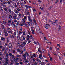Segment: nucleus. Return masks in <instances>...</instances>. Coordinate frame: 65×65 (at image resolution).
I'll list each match as a JSON object with an SVG mask.
<instances>
[{
	"instance_id": "nucleus-1",
	"label": "nucleus",
	"mask_w": 65,
	"mask_h": 65,
	"mask_svg": "<svg viewBox=\"0 0 65 65\" xmlns=\"http://www.w3.org/2000/svg\"><path fill=\"white\" fill-rule=\"evenodd\" d=\"M2 51H4V54H7V53L6 52V49L4 48H3L2 49Z\"/></svg>"
},
{
	"instance_id": "nucleus-2",
	"label": "nucleus",
	"mask_w": 65,
	"mask_h": 65,
	"mask_svg": "<svg viewBox=\"0 0 65 65\" xmlns=\"http://www.w3.org/2000/svg\"><path fill=\"white\" fill-rule=\"evenodd\" d=\"M19 60V58L18 57H15L13 59V61L14 62H18V60Z\"/></svg>"
},
{
	"instance_id": "nucleus-3",
	"label": "nucleus",
	"mask_w": 65,
	"mask_h": 65,
	"mask_svg": "<svg viewBox=\"0 0 65 65\" xmlns=\"http://www.w3.org/2000/svg\"><path fill=\"white\" fill-rule=\"evenodd\" d=\"M12 7H13V8H18V6L17 5H16V3H15V5H14V6L13 5L12 6Z\"/></svg>"
},
{
	"instance_id": "nucleus-4",
	"label": "nucleus",
	"mask_w": 65,
	"mask_h": 65,
	"mask_svg": "<svg viewBox=\"0 0 65 65\" xmlns=\"http://www.w3.org/2000/svg\"><path fill=\"white\" fill-rule=\"evenodd\" d=\"M9 18L11 20H12V19H13V17L12 16L10 15L9 16Z\"/></svg>"
},
{
	"instance_id": "nucleus-5",
	"label": "nucleus",
	"mask_w": 65,
	"mask_h": 65,
	"mask_svg": "<svg viewBox=\"0 0 65 65\" xmlns=\"http://www.w3.org/2000/svg\"><path fill=\"white\" fill-rule=\"evenodd\" d=\"M10 38H14V36L13 35H10L9 36Z\"/></svg>"
},
{
	"instance_id": "nucleus-6",
	"label": "nucleus",
	"mask_w": 65,
	"mask_h": 65,
	"mask_svg": "<svg viewBox=\"0 0 65 65\" xmlns=\"http://www.w3.org/2000/svg\"><path fill=\"white\" fill-rule=\"evenodd\" d=\"M1 40L2 41V40H3V41H5V38L4 37L3 38V37H1Z\"/></svg>"
},
{
	"instance_id": "nucleus-7",
	"label": "nucleus",
	"mask_w": 65,
	"mask_h": 65,
	"mask_svg": "<svg viewBox=\"0 0 65 65\" xmlns=\"http://www.w3.org/2000/svg\"><path fill=\"white\" fill-rule=\"evenodd\" d=\"M15 57V56L14 55H12L11 57H10V59H13V58H14Z\"/></svg>"
},
{
	"instance_id": "nucleus-8",
	"label": "nucleus",
	"mask_w": 65,
	"mask_h": 65,
	"mask_svg": "<svg viewBox=\"0 0 65 65\" xmlns=\"http://www.w3.org/2000/svg\"><path fill=\"white\" fill-rule=\"evenodd\" d=\"M17 58H21V55H20L19 54H17Z\"/></svg>"
},
{
	"instance_id": "nucleus-9",
	"label": "nucleus",
	"mask_w": 65,
	"mask_h": 65,
	"mask_svg": "<svg viewBox=\"0 0 65 65\" xmlns=\"http://www.w3.org/2000/svg\"><path fill=\"white\" fill-rule=\"evenodd\" d=\"M37 60L38 62H39L40 63H41V60L40 59H37Z\"/></svg>"
},
{
	"instance_id": "nucleus-10",
	"label": "nucleus",
	"mask_w": 65,
	"mask_h": 65,
	"mask_svg": "<svg viewBox=\"0 0 65 65\" xmlns=\"http://www.w3.org/2000/svg\"><path fill=\"white\" fill-rule=\"evenodd\" d=\"M26 12H27L26 14L27 15H30V13L29 12H28V11H26Z\"/></svg>"
},
{
	"instance_id": "nucleus-11",
	"label": "nucleus",
	"mask_w": 65,
	"mask_h": 65,
	"mask_svg": "<svg viewBox=\"0 0 65 65\" xmlns=\"http://www.w3.org/2000/svg\"><path fill=\"white\" fill-rule=\"evenodd\" d=\"M8 54H7L6 55V58H9V57H8Z\"/></svg>"
},
{
	"instance_id": "nucleus-12",
	"label": "nucleus",
	"mask_w": 65,
	"mask_h": 65,
	"mask_svg": "<svg viewBox=\"0 0 65 65\" xmlns=\"http://www.w3.org/2000/svg\"><path fill=\"white\" fill-rule=\"evenodd\" d=\"M5 15H4L3 16H2V19H3V20H4V19H5Z\"/></svg>"
},
{
	"instance_id": "nucleus-13",
	"label": "nucleus",
	"mask_w": 65,
	"mask_h": 65,
	"mask_svg": "<svg viewBox=\"0 0 65 65\" xmlns=\"http://www.w3.org/2000/svg\"><path fill=\"white\" fill-rule=\"evenodd\" d=\"M1 28L3 29H5V27L3 25H1Z\"/></svg>"
},
{
	"instance_id": "nucleus-14",
	"label": "nucleus",
	"mask_w": 65,
	"mask_h": 65,
	"mask_svg": "<svg viewBox=\"0 0 65 65\" xmlns=\"http://www.w3.org/2000/svg\"><path fill=\"white\" fill-rule=\"evenodd\" d=\"M17 15H16V14H15L14 15V16L13 17L14 19H15L17 18Z\"/></svg>"
},
{
	"instance_id": "nucleus-15",
	"label": "nucleus",
	"mask_w": 65,
	"mask_h": 65,
	"mask_svg": "<svg viewBox=\"0 0 65 65\" xmlns=\"http://www.w3.org/2000/svg\"><path fill=\"white\" fill-rule=\"evenodd\" d=\"M15 12L16 13H17L18 14V13H20V12H19L17 11V10H15Z\"/></svg>"
},
{
	"instance_id": "nucleus-16",
	"label": "nucleus",
	"mask_w": 65,
	"mask_h": 65,
	"mask_svg": "<svg viewBox=\"0 0 65 65\" xmlns=\"http://www.w3.org/2000/svg\"><path fill=\"white\" fill-rule=\"evenodd\" d=\"M9 51L11 52L12 51V49H11V47H9Z\"/></svg>"
},
{
	"instance_id": "nucleus-17",
	"label": "nucleus",
	"mask_w": 65,
	"mask_h": 65,
	"mask_svg": "<svg viewBox=\"0 0 65 65\" xmlns=\"http://www.w3.org/2000/svg\"><path fill=\"white\" fill-rule=\"evenodd\" d=\"M41 57H42V55L41 54H40L39 55V58L41 59H42Z\"/></svg>"
},
{
	"instance_id": "nucleus-18",
	"label": "nucleus",
	"mask_w": 65,
	"mask_h": 65,
	"mask_svg": "<svg viewBox=\"0 0 65 65\" xmlns=\"http://www.w3.org/2000/svg\"><path fill=\"white\" fill-rule=\"evenodd\" d=\"M8 46H9V47H11V46H12V44L11 43H9Z\"/></svg>"
},
{
	"instance_id": "nucleus-19",
	"label": "nucleus",
	"mask_w": 65,
	"mask_h": 65,
	"mask_svg": "<svg viewBox=\"0 0 65 65\" xmlns=\"http://www.w3.org/2000/svg\"><path fill=\"white\" fill-rule=\"evenodd\" d=\"M17 10L18 11H21V10H20V9L19 8H16Z\"/></svg>"
},
{
	"instance_id": "nucleus-20",
	"label": "nucleus",
	"mask_w": 65,
	"mask_h": 65,
	"mask_svg": "<svg viewBox=\"0 0 65 65\" xmlns=\"http://www.w3.org/2000/svg\"><path fill=\"white\" fill-rule=\"evenodd\" d=\"M3 4H5L6 5V4H7V2L5 1H4L3 2Z\"/></svg>"
},
{
	"instance_id": "nucleus-21",
	"label": "nucleus",
	"mask_w": 65,
	"mask_h": 65,
	"mask_svg": "<svg viewBox=\"0 0 65 65\" xmlns=\"http://www.w3.org/2000/svg\"><path fill=\"white\" fill-rule=\"evenodd\" d=\"M25 63H27L29 62V61L28 60L26 59L25 60Z\"/></svg>"
},
{
	"instance_id": "nucleus-22",
	"label": "nucleus",
	"mask_w": 65,
	"mask_h": 65,
	"mask_svg": "<svg viewBox=\"0 0 65 65\" xmlns=\"http://www.w3.org/2000/svg\"><path fill=\"white\" fill-rule=\"evenodd\" d=\"M8 64V62H7V61H6L5 63H4V65H7Z\"/></svg>"
},
{
	"instance_id": "nucleus-23",
	"label": "nucleus",
	"mask_w": 65,
	"mask_h": 65,
	"mask_svg": "<svg viewBox=\"0 0 65 65\" xmlns=\"http://www.w3.org/2000/svg\"><path fill=\"white\" fill-rule=\"evenodd\" d=\"M15 27H18V25L17 24H15L14 25Z\"/></svg>"
},
{
	"instance_id": "nucleus-24",
	"label": "nucleus",
	"mask_w": 65,
	"mask_h": 65,
	"mask_svg": "<svg viewBox=\"0 0 65 65\" xmlns=\"http://www.w3.org/2000/svg\"><path fill=\"white\" fill-rule=\"evenodd\" d=\"M13 60H12L11 62L10 65H13Z\"/></svg>"
},
{
	"instance_id": "nucleus-25",
	"label": "nucleus",
	"mask_w": 65,
	"mask_h": 65,
	"mask_svg": "<svg viewBox=\"0 0 65 65\" xmlns=\"http://www.w3.org/2000/svg\"><path fill=\"white\" fill-rule=\"evenodd\" d=\"M8 33H10V34H12V31H8Z\"/></svg>"
},
{
	"instance_id": "nucleus-26",
	"label": "nucleus",
	"mask_w": 65,
	"mask_h": 65,
	"mask_svg": "<svg viewBox=\"0 0 65 65\" xmlns=\"http://www.w3.org/2000/svg\"><path fill=\"white\" fill-rule=\"evenodd\" d=\"M7 30H8L9 31H10V30H11V29L9 28V27H7Z\"/></svg>"
},
{
	"instance_id": "nucleus-27",
	"label": "nucleus",
	"mask_w": 65,
	"mask_h": 65,
	"mask_svg": "<svg viewBox=\"0 0 65 65\" xmlns=\"http://www.w3.org/2000/svg\"><path fill=\"white\" fill-rule=\"evenodd\" d=\"M9 38H6L7 41V42H8L9 41Z\"/></svg>"
},
{
	"instance_id": "nucleus-28",
	"label": "nucleus",
	"mask_w": 65,
	"mask_h": 65,
	"mask_svg": "<svg viewBox=\"0 0 65 65\" xmlns=\"http://www.w3.org/2000/svg\"><path fill=\"white\" fill-rule=\"evenodd\" d=\"M33 21H34V22L35 23V24L36 25V21L35 19H34L33 20Z\"/></svg>"
},
{
	"instance_id": "nucleus-29",
	"label": "nucleus",
	"mask_w": 65,
	"mask_h": 65,
	"mask_svg": "<svg viewBox=\"0 0 65 65\" xmlns=\"http://www.w3.org/2000/svg\"><path fill=\"white\" fill-rule=\"evenodd\" d=\"M11 21L10 20H8V23H11Z\"/></svg>"
},
{
	"instance_id": "nucleus-30",
	"label": "nucleus",
	"mask_w": 65,
	"mask_h": 65,
	"mask_svg": "<svg viewBox=\"0 0 65 65\" xmlns=\"http://www.w3.org/2000/svg\"><path fill=\"white\" fill-rule=\"evenodd\" d=\"M9 12H10V13L11 14V12H12V11H11V9H9Z\"/></svg>"
},
{
	"instance_id": "nucleus-31",
	"label": "nucleus",
	"mask_w": 65,
	"mask_h": 65,
	"mask_svg": "<svg viewBox=\"0 0 65 65\" xmlns=\"http://www.w3.org/2000/svg\"><path fill=\"white\" fill-rule=\"evenodd\" d=\"M0 10H1V11H2V13L3 12V9L2 8V7L0 8Z\"/></svg>"
},
{
	"instance_id": "nucleus-32",
	"label": "nucleus",
	"mask_w": 65,
	"mask_h": 65,
	"mask_svg": "<svg viewBox=\"0 0 65 65\" xmlns=\"http://www.w3.org/2000/svg\"><path fill=\"white\" fill-rule=\"evenodd\" d=\"M14 34L15 35L16 37H17L18 36V35L17 36L16 35V33L15 32H14Z\"/></svg>"
},
{
	"instance_id": "nucleus-33",
	"label": "nucleus",
	"mask_w": 65,
	"mask_h": 65,
	"mask_svg": "<svg viewBox=\"0 0 65 65\" xmlns=\"http://www.w3.org/2000/svg\"><path fill=\"white\" fill-rule=\"evenodd\" d=\"M61 29V26H59V27L58 28V31L60 30V29Z\"/></svg>"
},
{
	"instance_id": "nucleus-34",
	"label": "nucleus",
	"mask_w": 65,
	"mask_h": 65,
	"mask_svg": "<svg viewBox=\"0 0 65 65\" xmlns=\"http://www.w3.org/2000/svg\"><path fill=\"white\" fill-rule=\"evenodd\" d=\"M25 6L26 8H27L28 9L29 8V7H28V6H27V5H25Z\"/></svg>"
},
{
	"instance_id": "nucleus-35",
	"label": "nucleus",
	"mask_w": 65,
	"mask_h": 65,
	"mask_svg": "<svg viewBox=\"0 0 65 65\" xmlns=\"http://www.w3.org/2000/svg\"><path fill=\"white\" fill-rule=\"evenodd\" d=\"M25 54H26V56H29V55L28 54V53L26 52L25 53Z\"/></svg>"
},
{
	"instance_id": "nucleus-36",
	"label": "nucleus",
	"mask_w": 65,
	"mask_h": 65,
	"mask_svg": "<svg viewBox=\"0 0 65 65\" xmlns=\"http://www.w3.org/2000/svg\"><path fill=\"white\" fill-rule=\"evenodd\" d=\"M3 24L5 25V24H6V22H5V21H3Z\"/></svg>"
},
{
	"instance_id": "nucleus-37",
	"label": "nucleus",
	"mask_w": 65,
	"mask_h": 65,
	"mask_svg": "<svg viewBox=\"0 0 65 65\" xmlns=\"http://www.w3.org/2000/svg\"><path fill=\"white\" fill-rule=\"evenodd\" d=\"M42 53H44L45 52V50L44 49H43L42 50Z\"/></svg>"
},
{
	"instance_id": "nucleus-38",
	"label": "nucleus",
	"mask_w": 65,
	"mask_h": 65,
	"mask_svg": "<svg viewBox=\"0 0 65 65\" xmlns=\"http://www.w3.org/2000/svg\"><path fill=\"white\" fill-rule=\"evenodd\" d=\"M52 7H53V6H51L48 8V9H49V10H51V9L52 8Z\"/></svg>"
},
{
	"instance_id": "nucleus-39",
	"label": "nucleus",
	"mask_w": 65,
	"mask_h": 65,
	"mask_svg": "<svg viewBox=\"0 0 65 65\" xmlns=\"http://www.w3.org/2000/svg\"><path fill=\"white\" fill-rule=\"evenodd\" d=\"M4 32L5 33H7V31H6V30L4 29Z\"/></svg>"
},
{
	"instance_id": "nucleus-40",
	"label": "nucleus",
	"mask_w": 65,
	"mask_h": 65,
	"mask_svg": "<svg viewBox=\"0 0 65 65\" xmlns=\"http://www.w3.org/2000/svg\"><path fill=\"white\" fill-rule=\"evenodd\" d=\"M19 52L21 54H22L23 53V52L22 50L20 51V52Z\"/></svg>"
},
{
	"instance_id": "nucleus-41",
	"label": "nucleus",
	"mask_w": 65,
	"mask_h": 65,
	"mask_svg": "<svg viewBox=\"0 0 65 65\" xmlns=\"http://www.w3.org/2000/svg\"><path fill=\"white\" fill-rule=\"evenodd\" d=\"M44 62H41L40 63V64L41 65H44Z\"/></svg>"
},
{
	"instance_id": "nucleus-42",
	"label": "nucleus",
	"mask_w": 65,
	"mask_h": 65,
	"mask_svg": "<svg viewBox=\"0 0 65 65\" xmlns=\"http://www.w3.org/2000/svg\"><path fill=\"white\" fill-rule=\"evenodd\" d=\"M5 60L6 61H8V59L7 58H6L5 59Z\"/></svg>"
},
{
	"instance_id": "nucleus-43",
	"label": "nucleus",
	"mask_w": 65,
	"mask_h": 65,
	"mask_svg": "<svg viewBox=\"0 0 65 65\" xmlns=\"http://www.w3.org/2000/svg\"><path fill=\"white\" fill-rule=\"evenodd\" d=\"M21 33H22V32L21 31H19V34H18V35H20V34H21Z\"/></svg>"
},
{
	"instance_id": "nucleus-44",
	"label": "nucleus",
	"mask_w": 65,
	"mask_h": 65,
	"mask_svg": "<svg viewBox=\"0 0 65 65\" xmlns=\"http://www.w3.org/2000/svg\"><path fill=\"white\" fill-rule=\"evenodd\" d=\"M15 65H19V63L18 62H16L15 63Z\"/></svg>"
},
{
	"instance_id": "nucleus-45",
	"label": "nucleus",
	"mask_w": 65,
	"mask_h": 65,
	"mask_svg": "<svg viewBox=\"0 0 65 65\" xmlns=\"http://www.w3.org/2000/svg\"><path fill=\"white\" fill-rule=\"evenodd\" d=\"M33 56H34V57L35 58H36V54H33Z\"/></svg>"
},
{
	"instance_id": "nucleus-46",
	"label": "nucleus",
	"mask_w": 65,
	"mask_h": 65,
	"mask_svg": "<svg viewBox=\"0 0 65 65\" xmlns=\"http://www.w3.org/2000/svg\"><path fill=\"white\" fill-rule=\"evenodd\" d=\"M36 28L38 29H39V26H37L36 27Z\"/></svg>"
},
{
	"instance_id": "nucleus-47",
	"label": "nucleus",
	"mask_w": 65,
	"mask_h": 65,
	"mask_svg": "<svg viewBox=\"0 0 65 65\" xmlns=\"http://www.w3.org/2000/svg\"><path fill=\"white\" fill-rule=\"evenodd\" d=\"M9 56L11 57L12 55V54L11 53H9Z\"/></svg>"
},
{
	"instance_id": "nucleus-48",
	"label": "nucleus",
	"mask_w": 65,
	"mask_h": 65,
	"mask_svg": "<svg viewBox=\"0 0 65 65\" xmlns=\"http://www.w3.org/2000/svg\"><path fill=\"white\" fill-rule=\"evenodd\" d=\"M11 15H12L13 16V15H14L15 14H14V13H11Z\"/></svg>"
},
{
	"instance_id": "nucleus-49",
	"label": "nucleus",
	"mask_w": 65,
	"mask_h": 65,
	"mask_svg": "<svg viewBox=\"0 0 65 65\" xmlns=\"http://www.w3.org/2000/svg\"><path fill=\"white\" fill-rule=\"evenodd\" d=\"M7 3L8 4H10V2L9 1H8V2H7Z\"/></svg>"
},
{
	"instance_id": "nucleus-50",
	"label": "nucleus",
	"mask_w": 65,
	"mask_h": 65,
	"mask_svg": "<svg viewBox=\"0 0 65 65\" xmlns=\"http://www.w3.org/2000/svg\"><path fill=\"white\" fill-rule=\"evenodd\" d=\"M57 45L58 46H59V47H61V46H60V45L59 44H57Z\"/></svg>"
},
{
	"instance_id": "nucleus-51",
	"label": "nucleus",
	"mask_w": 65,
	"mask_h": 65,
	"mask_svg": "<svg viewBox=\"0 0 65 65\" xmlns=\"http://www.w3.org/2000/svg\"><path fill=\"white\" fill-rule=\"evenodd\" d=\"M5 36H7L8 34H7V33H5Z\"/></svg>"
},
{
	"instance_id": "nucleus-52",
	"label": "nucleus",
	"mask_w": 65,
	"mask_h": 65,
	"mask_svg": "<svg viewBox=\"0 0 65 65\" xmlns=\"http://www.w3.org/2000/svg\"><path fill=\"white\" fill-rule=\"evenodd\" d=\"M46 64L47 65H51L49 63H46Z\"/></svg>"
},
{
	"instance_id": "nucleus-53",
	"label": "nucleus",
	"mask_w": 65,
	"mask_h": 65,
	"mask_svg": "<svg viewBox=\"0 0 65 65\" xmlns=\"http://www.w3.org/2000/svg\"><path fill=\"white\" fill-rule=\"evenodd\" d=\"M28 20L30 21V22H32V20L30 19H29Z\"/></svg>"
},
{
	"instance_id": "nucleus-54",
	"label": "nucleus",
	"mask_w": 65,
	"mask_h": 65,
	"mask_svg": "<svg viewBox=\"0 0 65 65\" xmlns=\"http://www.w3.org/2000/svg\"><path fill=\"white\" fill-rule=\"evenodd\" d=\"M24 19L25 20H26L27 19V17L26 16H24Z\"/></svg>"
},
{
	"instance_id": "nucleus-55",
	"label": "nucleus",
	"mask_w": 65,
	"mask_h": 65,
	"mask_svg": "<svg viewBox=\"0 0 65 65\" xmlns=\"http://www.w3.org/2000/svg\"><path fill=\"white\" fill-rule=\"evenodd\" d=\"M27 23L29 25H30V24H31V23H30V22H27Z\"/></svg>"
},
{
	"instance_id": "nucleus-56",
	"label": "nucleus",
	"mask_w": 65,
	"mask_h": 65,
	"mask_svg": "<svg viewBox=\"0 0 65 65\" xmlns=\"http://www.w3.org/2000/svg\"><path fill=\"white\" fill-rule=\"evenodd\" d=\"M38 2H39V3H40L41 2V1H40V0H38Z\"/></svg>"
},
{
	"instance_id": "nucleus-57",
	"label": "nucleus",
	"mask_w": 65,
	"mask_h": 65,
	"mask_svg": "<svg viewBox=\"0 0 65 65\" xmlns=\"http://www.w3.org/2000/svg\"><path fill=\"white\" fill-rule=\"evenodd\" d=\"M45 27L46 29H48V27L47 26H45Z\"/></svg>"
},
{
	"instance_id": "nucleus-58",
	"label": "nucleus",
	"mask_w": 65,
	"mask_h": 65,
	"mask_svg": "<svg viewBox=\"0 0 65 65\" xmlns=\"http://www.w3.org/2000/svg\"><path fill=\"white\" fill-rule=\"evenodd\" d=\"M28 20H30V16H28Z\"/></svg>"
},
{
	"instance_id": "nucleus-59",
	"label": "nucleus",
	"mask_w": 65,
	"mask_h": 65,
	"mask_svg": "<svg viewBox=\"0 0 65 65\" xmlns=\"http://www.w3.org/2000/svg\"><path fill=\"white\" fill-rule=\"evenodd\" d=\"M58 2H59V0H57L55 2V3H57Z\"/></svg>"
},
{
	"instance_id": "nucleus-60",
	"label": "nucleus",
	"mask_w": 65,
	"mask_h": 65,
	"mask_svg": "<svg viewBox=\"0 0 65 65\" xmlns=\"http://www.w3.org/2000/svg\"><path fill=\"white\" fill-rule=\"evenodd\" d=\"M17 51L18 52H20V50L19 49H18L17 50Z\"/></svg>"
},
{
	"instance_id": "nucleus-61",
	"label": "nucleus",
	"mask_w": 65,
	"mask_h": 65,
	"mask_svg": "<svg viewBox=\"0 0 65 65\" xmlns=\"http://www.w3.org/2000/svg\"><path fill=\"white\" fill-rule=\"evenodd\" d=\"M25 35H26V33L25 32H24L23 33V35L24 36Z\"/></svg>"
},
{
	"instance_id": "nucleus-62",
	"label": "nucleus",
	"mask_w": 65,
	"mask_h": 65,
	"mask_svg": "<svg viewBox=\"0 0 65 65\" xmlns=\"http://www.w3.org/2000/svg\"><path fill=\"white\" fill-rule=\"evenodd\" d=\"M14 22L15 23H16V22H17V20H14Z\"/></svg>"
},
{
	"instance_id": "nucleus-63",
	"label": "nucleus",
	"mask_w": 65,
	"mask_h": 65,
	"mask_svg": "<svg viewBox=\"0 0 65 65\" xmlns=\"http://www.w3.org/2000/svg\"><path fill=\"white\" fill-rule=\"evenodd\" d=\"M25 22H23L22 23V25H25Z\"/></svg>"
},
{
	"instance_id": "nucleus-64",
	"label": "nucleus",
	"mask_w": 65,
	"mask_h": 65,
	"mask_svg": "<svg viewBox=\"0 0 65 65\" xmlns=\"http://www.w3.org/2000/svg\"><path fill=\"white\" fill-rule=\"evenodd\" d=\"M34 64L35 65H37V63H36V62H35L34 63Z\"/></svg>"
}]
</instances>
